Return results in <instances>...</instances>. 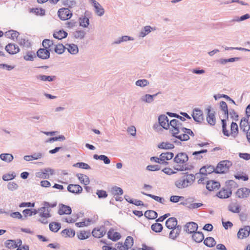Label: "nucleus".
I'll return each mask as SVG.
<instances>
[{"instance_id":"nucleus-1","label":"nucleus","mask_w":250,"mask_h":250,"mask_svg":"<svg viewBox=\"0 0 250 250\" xmlns=\"http://www.w3.org/2000/svg\"><path fill=\"white\" fill-rule=\"evenodd\" d=\"M170 132L174 138L171 139L173 143L181 144L180 141H186L189 139V136H194L193 131L184 127L181 121L173 119L169 122Z\"/></svg>"},{"instance_id":"nucleus-2","label":"nucleus","mask_w":250,"mask_h":250,"mask_svg":"<svg viewBox=\"0 0 250 250\" xmlns=\"http://www.w3.org/2000/svg\"><path fill=\"white\" fill-rule=\"evenodd\" d=\"M184 174L182 177L175 182V186L179 189L185 188L191 186L195 180V176L193 174L186 172Z\"/></svg>"},{"instance_id":"nucleus-3","label":"nucleus","mask_w":250,"mask_h":250,"mask_svg":"<svg viewBox=\"0 0 250 250\" xmlns=\"http://www.w3.org/2000/svg\"><path fill=\"white\" fill-rule=\"evenodd\" d=\"M232 165V163L228 160L221 161L217 166L215 170L216 173H223L227 172Z\"/></svg>"},{"instance_id":"nucleus-4","label":"nucleus","mask_w":250,"mask_h":250,"mask_svg":"<svg viewBox=\"0 0 250 250\" xmlns=\"http://www.w3.org/2000/svg\"><path fill=\"white\" fill-rule=\"evenodd\" d=\"M57 14L59 18L62 21L70 19L72 16V11L66 7L60 8L57 12Z\"/></svg>"},{"instance_id":"nucleus-5","label":"nucleus","mask_w":250,"mask_h":250,"mask_svg":"<svg viewBox=\"0 0 250 250\" xmlns=\"http://www.w3.org/2000/svg\"><path fill=\"white\" fill-rule=\"evenodd\" d=\"M89 1L94 7V11L97 15L100 17L104 15V10L98 1L95 0H89Z\"/></svg>"},{"instance_id":"nucleus-6","label":"nucleus","mask_w":250,"mask_h":250,"mask_svg":"<svg viewBox=\"0 0 250 250\" xmlns=\"http://www.w3.org/2000/svg\"><path fill=\"white\" fill-rule=\"evenodd\" d=\"M188 160V155L186 153L181 152L176 155L173 161L177 164H183L187 162Z\"/></svg>"},{"instance_id":"nucleus-7","label":"nucleus","mask_w":250,"mask_h":250,"mask_svg":"<svg viewBox=\"0 0 250 250\" xmlns=\"http://www.w3.org/2000/svg\"><path fill=\"white\" fill-rule=\"evenodd\" d=\"M207 121L211 125H214L216 123V119L215 118L214 111L211 110V107L208 106L207 108Z\"/></svg>"},{"instance_id":"nucleus-8","label":"nucleus","mask_w":250,"mask_h":250,"mask_svg":"<svg viewBox=\"0 0 250 250\" xmlns=\"http://www.w3.org/2000/svg\"><path fill=\"white\" fill-rule=\"evenodd\" d=\"M198 225L193 222L187 223L184 228V230L188 233H193L197 231Z\"/></svg>"},{"instance_id":"nucleus-9","label":"nucleus","mask_w":250,"mask_h":250,"mask_svg":"<svg viewBox=\"0 0 250 250\" xmlns=\"http://www.w3.org/2000/svg\"><path fill=\"white\" fill-rule=\"evenodd\" d=\"M250 194V189L247 188H239L236 192V195L239 198H246Z\"/></svg>"},{"instance_id":"nucleus-10","label":"nucleus","mask_w":250,"mask_h":250,"mask_svg":"<svg viewBox=\"0 0 250 250\" xmlns=\"http://www.w3.org/2000/svg\"><path fill=\"white\" fill-rule=\"evenodd\" d=\"M67 189L69 192L75 194H80L83 191L82 187L77 184H69L67 186Z\"/></svg>"},{"instance_id":"nucleus-11","label":"nucleus","mask_w":250,"mask_h":250,"mask_svg":"<svg viewBox=\"0 0 250 250\" xmlns=\"http://www.w3.org/2000/svg\"><path fill=\"white\" fill-rule=\"evenodd\" d=\"M250 233V227L249 226H246L244 228L239 229L237 236L239 239H244L248 237Z\"/></svg>"},{"instance_id":"nucleus-12","label":"nucleus","mask_w":250,"mask_h":250,"mask_svg":"<svg viewBox=\"0 0 250 250\" xmlns=\"http://www.w3.org/2000/svg\"><path fill=\"white\" fill-rule=\"evenodd\" d=\"M155 30H156V28L155 27H151L149 25L145 26L142 28L141 30L139 32L138 37L144 38L150 33L152 31Z\"/></svg>"},{"instance_id":"nucleus-13","label":"nucleus","mask_w":250,"mask_h":250,"mask_svg":"<svg viewBox=\"0 0 250 250\" xmlns=\"http://www.w3.org/2000/svg\"><path fill=\"white\" fill-rule=\"evenodd\" d=\"M192 116L194 120L198 123H201L204 120L203 112L198 109L195 108L193 110Z\"/></svg>"},{"instance_id":"nucleus-14","label":"nucleus","mask_w":250,"mask_h":250,"mask_svg":"<svg viewBox=\"0 0 250 250\" xmlns=\"http://www.w3.org/2000/svg\"><path fill=\"white\" fill-rule=\"evenodd\" d=\"M160 160L161 161L162 164L164 165H167L168 163L167 161L171 160L174 156V154L172 152H166L165 153H162L160 155Z\"/></svg>"},{"instance_id":"nucleus-15","label":"nucleus","mask_w":250,"mask_h":250,"mask_svg":"<svg viewBox=\"0 0 250 250\" xmlns=\"http://www.w3.org/2000/svg\"><path fill=\"white\" fill-rule=\"evenodd\" d=\"M160 125L166 129L169 127V122L168 118L165 115H161L158 118Z\"/></svg>"},{"instance_id":"nucleus-16","label":"nucleus","mask_w":250,"mask_h":250,"mask_svg":"<svg viewBox=\"0 0 250 250\" xmlns=\"http://www.w3.org/2000/svg\"><path fill=\"white\" fill-rule=\"evenodd\" d=\"M37 56L43 60L47 59L50 57L49 50L46 48H40L37 52Z\"/></svg>"},{"instance_id":"nucleus-17","label":"nucleus","mask_w":250,"mask_h":250,"mask_svg":"<svg viewBox=\"0 0 250 250\" xmlns=\"http://www.w3.org/2000/svg\"><path fill=\"white\" fill-rule=\"evenodd\" d=\"M106 233L105 227L102 226L100 228L94 229L92 231V235L96 238H101Z\"/></svg>"},{"instance_id":"nucleus-18","label":"nucleus","mask_w":250,"mask_h":250,"mask_svg":"<svg viewBox=\"0 0 250 250\" xmlns=\"http://www.w3.org/2000/svg\"><path fill=\"white\" fill-rule=\"evenodd\" d=\"M5 50L10 54H15L20 51L19 46L14 43H9L5 46Z\"/></svg>"},{"instance_id":"nucleus-19","label":"nucleus","mask_w":250,"mask_h":250,"mask_svg":"<svg viewBox=\"0 0 250 250\" xmlns=\"http://www.w3.org/2000/svg\"><path fill=\"white\" fill-rule=\"evenodd\" d=\"M220 187V184L218 182L213 180L208 181L206 185V188L209 191L218 189Z\"/></svg>"},{"instance_id":"nucleus-20","label":"nucleus","mask_w":250,"mask_h":250,"mask_svg":"<svg viewBox=\"0 0 250 250\" xmlns=\"http://www.w3.org/2000/svg\"><path fill=\"white\" fill-rule=\"evenodd\" d=\"M21 244V240H18L17 242L15 240H8L5 242V247L9 249H15L20 246Z\"/></svg>"},{"instance_id":"nucleus-21","label":"nucleus","mask_w":250,"mask_h":250,"mask_svg":"<svg viewBox=\"0 0 250 250\" xmlns=\"http://www.w3.org/2000/svg\"><path fill=\"white\" fill-rule=\"evenodd\" d=\"M60 208L58 210V213L60 215L70 214L72 212L71 208L68 206L61 204L59 205Z\"/></svg>"},{"instance_id":"nucleus-22","label":"nucleus","mask_w":250,"mask_h":250,"mask_svg":"<svg viewBox=\"0 0 250 250\" xmlns=\"http://www.w3.org/2000/svg\"><path fill=\"white\" fill-rule=\"evenodd\" d=\"M232 190L230 189H222L217 194L220 198H228L231 196Z\"/></svg>"},{"instance_id":"nucleus-23","label":"nucleus","mask_w":250,"mask_h":250,"mask_svg":"<svg viewBox=\"0 0 250 250\" xmlns=\"http://www.w3.org/2000/svg\"><path fill=\"white\" fill-rule=\"evenodd\" d=\"M61 3L64 7L68 8L69 9L75 7L77 5L76 0H61Z\"/></svg>"},{"instance_id":"nucleus-24","label":"nucleus","mask_w":250,"mask_h":250,"mask_svg":"<svg viewBox=\"0 0 250 250\" xmlns=\"http://www.w3.org/2000/svg\"><path fill=\"white\" fill-rule=\"evenodd\" d=\"M86 12L85 13L84 15L82 16L79 18L80 26L86 28L89 25V20L86 16Z\"/></svg>"},{"instance_id":"nucleus-25","label":"nucleus","mask_w":250,"mask_h":250,"mask_svg":"<svg viewBox=\"0 0 250 250\" xmlns=\"http://www.w3.org/2000/svg\"><path fill=\"white\" fill-rule=\"evenodd\" d=\"M177 225V220L174 217L168 218L166 222V226L168 229H173Z\"/></svg>"},{"instance_id":"nucleus-26","label":"nucleus","mask_w":250,"mask_h":250,"mask_svg":"<svg viewBox=\"0 0 250 250\" xmlns=\"http://www.w3.org/2000/svg\"><path fill=\"white\" fill-rule=\"evenodd\" d=\"M240 129L242 130L244 132L249 131L250 129V125L248 123V120L247 118L242 119L240 124Z\"/></svg>"},{"instance_id":"nucleus-27","label":"nucleus","mask_w":250,"mask_h":250,"mask_svg":"<svg viewBox=\"0 0 250 250\" xmlns=\"http://www.w3.org/2000/svg\"><path fill=\"white\" fill-rule=\"evenodd\" d=\"M158 93H157L154 95L146 94L141 97V100L142 102L146 103H151L154 101V98L156 97L158 94Z\"/></svg>"},{"instance_id":"nucleus-28","label":"nucleus","mask_w":250,"mask_h":250,"mask_svg":"<svg viewBox=\"0 0 250 250\" xmlns=\"http://www.w3.org/2000/svg\"><path fill=\"white\" fill-rule=\"evenodd\" d=\"M108 238L112 241H116L121 238L120 234L118 232H113V230H109L107 233Z\"/></svg>"},{"instance_id":"nucleus-29","label":"nucleus","mask_w":250,"mask_h":250,"mask_svg":"<svg viewBox=\"0 0 250 250\" xmlns=\"http://www.w3.org/2000/svg\"><path fill=\"white\" fill-rule=\"evenodd\" d=\"M193 240L197 243L201 242L204 239V234L202 232L195 231L192 236Z\"/></svg>"},{"instance_id":"nucleus-30","label":"nucleus","mask_w":250,"mask_h":250,"mask_svg":"<svg viewBox=\"0 0 250 250\" xmlns=\"http://www.w3.org/2000/svg\"><path fill=\"white\" fill-rule=\"evenodd\" d=\"M77 177L81 184H83L84 185H87L90 183L89 177L86 175H84L82 173H78L77 174Z\"/></svg>"},{"instance_id":"nucleus-31","label":"nucleus","mask_w":250,"mask_h":250,"mask_svg":"<svg viewBox=\"0 0 250 250\" xmlns=\"http://www.w3.org/2000/svg\"><path fill=\"white\" fill-rule=\"evenodd\" d=\"M66 49L71 54H76L79 52V49L77 45L75 44H66Z\"/></svg>"},{"instance_id":"nucleus-32","label":"nucleus","mask_w":250,"mask_h":250,"mask_svg":"<svg viewBox=\"0 0 250 250\" xmlns=\"http://www.w3.org/2000/svg\"><path fill=\"white\" fill-rule=\"evenodd\" d=\"M50 209L46 208V207H42L39 209V211L40 213V216L42 218H48L51 217L50 214Z\"/></svg>"},{"instance_id":"nucleus-33","label":"nucleus","mask_w":250,"mask_h":250,"mask_svg":"<svg viewBox=\"0 0 250 250\" xmlns=\"http://www.w3.org/2000/svg\"><path fill=\"white\" fill-rule=\"evenodd\" d=\"M17 41L21 46H22L26 48H29L31 46L30 42L28 40L25 38L19 37L17 39Z\"/></svg>"},{"instance_id":"nucleus-34","label":"nucleus","mask_w":250,"mask_h":250,"mask_svg":"<svg viewBox=\"0 0 250 250\" xmlns=\"http://www.w3.org/2000/svg\"><path fill=\"white\" fill-rule=\"evenodd\" d=\"M61 234L64 237H73L75 236V232L72 229H64L61 232Z\"/></svg>"},{"instance_id":"nucleus-35","label":"nucleus","mask_w":250,"mask_h":250,"mask_svg":"<svg viewBox=\"0 0 250 250\" xmlns=\"http://www.w3.org/2000/svg\"><path fill=\"white\" fill-rule=\"evenodd\" d=\"M67 36V33L63 30H59V31L55 32L53 34L54 38L61 40L65 38Z\"/></svg>"},{"instance_id":"nucleus-36","label":"nucleus","mask_w":250,"mask_h":250,"mask_svg":"<svg viewBox=\"0 0 250 250\" xmlns=\"http://www.w3.org/2000/svg\"><path fill=\"white\" fill-rule=\"evenodd\" d=\"M36 78L38 80H40L42 81H48V82H52L55 79V76H46L44 75H39L36 76Z\"/></svg>"},{"instance_id":"nucleus-37","label":"nucleus","mask_w":250,"mask_h":250,"mask_svg":"<svg viewBox=\"0 0 250 250\" xmlns=\"http://www.w3.org/2000/svg\"><path fill=\"white\" fill-rule=\"evenodd\" d=\"M229 211L233 213H239L240 210L239 205L237 203H232L228 207Z\"/></svg>"},{"instance_id":"nucleus-38","label":"nucleus","mask_w":250,"mask_h":250,"mask_svg":"<svg viewBox=\"0 0 250 250\" xmlns=\"http://www.w3.org/2000/svg\"><path fill=\"white\" fill-rule=\"evenodd\" d=\"M93 158L96 160L99 159L101 161H103L104 163L106 165L109 164L110 163V159L108 158L107 156L104 155H98L97 154H94L93 155Z\"/></svg>"},{"instance_id":"nucleus-39","label":"nucleus","mask_w":250,"mask_h":250,"mask_svg":"<svg viewBox=\"0 0 250 250\" xmlns=\"http://www.w3.org/2000/svg\"><path fill=\"white\" fill-rule=\"evenodd\" d=\"M19 35V32L14 30H10L5 33V36L6 37L11 38L13 40L16 38L17 39L18 38Z\"/></svg>"},{"instance_id":"nucleus-40","label":"nucleus","mask_w":250,"mask_h":250,"mask_svg":"<svg viewBox=\"0 0 250 250\" xmlns=\"http://www.w3.org/2000/svg\"><path fill=\"white\" fill-rule=\"evenodd\" d=\"M158 147L160 149H171L174 147V146L169 142H162L158 145Z\"/></svg>"},{"instance_id":"nucleus-41","label":"nucleus","mask_w":250,"mask_h":250,"mask_svg":"<svg viewBox=\"0 0 250 250\" xmlns=\"http://www.w3.org/2000/svg\"><path fill=\"white\" fill-rule=\"evenodd\" d=\"M0 158L3 161L6 162H11L13 159V156L9 153H2L0 155Z\"/></svg>"},{"instance_id":"nucleus-42","label":"nucleus","mask_w":250,"mask_h":250,"mask_svg":"<svg viewBox=\"0 0 250 250\" xmlns=\"http://www.w3.org/2000/svg\"><path fill=\"white\" fill-rule=\"evenodd\" d=\"M145 216L149 219H154L157 218V213L154 210H146L145 212Z\"/></svg>"},{"instance_id":"nucleus-43","label":"nucleus","mask_w":250,"mask_h":250,"mask_svg":"<svg viewBox=\"0 0 250 250\" xmlns=\"http://www.w3.org/2000/svg\"><path fill=\"white\" fill-rule=\"evenodd\" d=\"M204 243L208 247H212L215 245L216 242L213 238L208 237L204 240Z\"/></svg>"},{"instance_id":"nucleus-44","label":"nucleus","mask_w":250,"mask_h":250,"mask_svg":"<svg viewBox=\"0 0 250 250\" xmlns=\"http://www.w3.org/2000/svg\"><path fill=\"white\" fill-rule=\"evenodd\" d=\"M61 224L56 222H52L49 224V229L51 231L57 232L61 228Z\"/></svg>"},{"instance_id":"nucleus-45","label":"nucleus","mask_w":250,"mask_h":250,"mask_svg":"<svg viewBox=\"0 0 250 250\" xmlns=\"http://www.w3.org/2000/svg\"><path fill=\"white\" fill-rule=\"evenodd\" d=\"M86 33L83 30H77L73 33L74 37L77 39L82 40L84 38Z\"/></svg>"},{"instance_id":"nucleus-46","label":"nucleus","mask_w":250,"mask_h":250,"mask_svg":"<svg viewBox=\"0 0 250 250\" xmlns=\"http://www.w3.org/2000/svg\"><path fill=\"white\" fill-rule=\"evenodd\" d=\"M65 49L66 47H65L63 44H58L55 45L54 51L58 54H62L64 52Z\"/></svg>"},{"instance_id":"nucleus-47","label":"nucleus","mask_w":250,"mask_h":250,"mask_svg":"<svg viewBox=\"0 0 250 250\" xmlns=\"http://www.w3.org/2000/svg\"><path fill=\"white\" fill-rule=\"evenodd\" d=\"M149 84V82L146 79L138 80L135 82V85L141 87H144L148 85Z\"/></svg>"},{"instance_id":"nucleus-48","label":"nucleus","mask_w":250,"mask_h":250,"mask_svg":"<svg viewBox=\"0 0 250 250\" xmlns=\"http://www.w3.org/2000/svg\"><path fill=\"white\" fill-rule=\"evenodd\" d=\"M42 44L44 48L47 49L50 48L49 50H51L53 45V42L50 40L44 39L42 42Z\"/></svg>"},{"instance_id":"nucleus-49","label":"nucleus","mask_w":250,"mask_h":250,"mask_svg":"<svg viewBox=\"0 0 250 250\" xmlns=\"http://www.w3.org/2000/svg\"><path fill=\"white\" fill-rule=\"evenodd\" d=\"M141 193L145 195H146L147 196H148V197L153 199L154 200H155V201H156L159 203L163 204L165 201L164 199L162 197L155 196V195H152L151 194H147V193H145L144 192H141Z\"/></svg>"},{"instance_id":"nucleus-50","label":"nucleus","mask_w":250,"mask_h":250,"mask_svg":"<svg viewBox=\"0 0 250 250\" xmlns=\"http://www.w3.org/2000/svg\"><path fill=\"white\" fill-rule=\"evenodd\" d=\"M22 213L25 218L28 216H31L33 215H35L37 213V211L36 209L32 210L31 209H25L23 210Z\"/></svg>"},{"instance_id":"nucleus-51","label":"nucleus","mask_w":250,"mask_h":250,"mask_svg":"<svg viewBox=\"0 0 250 250\" xmlns=\"http://www.w3.org/2000/svg\"><path fill=\"white\" fill-rule=\"evenodd\" d=\"M35 53L32 51H27L26 55L24 56L23 58L26 61H32L36 58Z\"/></svg>"},{"instance_id":"nucleus-52","label":"nucleus","mask_w":250,"mask_h":250,"mask_svg":"<svg viewBox=\"0 0 250 250\" xmlns=\"http://www.w3.org/2000/svg\"><path fill=\"white\" fill-rule=\"evenodd\" d=\"M151 229L156 232H160L163 229V226L158 223H156L151 225Z\"/></svg>"},{"instance_id":"nucleus-53","label":"nucleus","mask_w":250,"mask_h":250,"mask_svg":"<svg viewBox=\"0 0 250 250\" xmlns=\"http://www.w3.org/2000/svg\"><path fill=\"white\" fill-rule=\"evenodd\" d=\"M90 235V232L89 231H82L78 234V237L81 240H84L88 238Z\"/></svg>"},{"instance_id":"nucleus-54","label":"nucleus","mask_w":250,"mask_h":250,"mask_svg":"<svg viewBox=\"0 0 250 250\" xmlns=\"http://www.w3.org/2000/svg\"><path fill=\"white\" fill-rule=\"evenodd\" d=\"M36 176L38 178H42V179H49L50 177L49 174H47L45 172L44 169L40 171L36 172Z\"/></svg>"},{"instance_id":"nucleus-55","label":"nucleus","mask_w":250,"mask_h":250,"mask_svg":"<svg viewBox=\"0 0 250 250\" xmlns=\"http://www.w3.org/2000/svg\"><path fill=\"white\" fill-rule=\"evenodd\" d=\"M250 18V15L249 14H246L244 15L241 16L240 17H236L233 19L231 20V21H236V22H240L249 19Z\"/></svg>"},{"instance_id":"nucleus-56","label":"nucleus","mask_w":250,"mask_h":250,"mask_svg":"<svg viewBox=\"0 0 250 250\" xmlns=\"http://www.w3.org/2000/svg\"><path fill=\"white\" fill-rule=\"evenodd\" d=\"M111 192L114 195H121L123 194V189L121 188L116 186L111 188Z\"/></svg>"},{"instance_id":"nucleus-57","label":"nucleus","mask_w":250,"mask_h":250,"mask_svg":"<svg viewBox=\"0 0 250 250\" xmlns=\"http://www.w3.org/2000/svg\"><path fill=\"white\" fill-rule=\"evenodd\" d=\"M220 106L221 110L224 112L225 115L228 118V106L226 102L221 101L220 103Z\"/></svg>"},{"instance_id":"nucleus-58","label":"nucleus","mask_w":250,"mask_h":250,"mask_svg":"<svg viewBox=\"0 0 250 250\" xmlns=\"http://www.w3.org/2000/svg\"><path fill=\"white\" fill-rule=\"evenodd\" d=\"M226 185L228 189H230L231 190L232 188H235L238 187L237 184L233 180H229L226 182Z\"/></svg>"},{"instance_id":"nucleus-59","label":"nucleus","mask_w":250,"mask_h":250,"mask_svg":"<svg viewBox=\"0 0 250 250\" xmlns=\"http://www.w3.org/2000/svg\"><path fill=\"white\" fill-rule=\"evenodd\" d=\"M133 244V239L131 236H127L125 240L124 245L126 246L127 249L131 248Z\"/></svg>"},{"instance_id":"nucleus-60","label":"nucleus","mask_w":250,"mask_h":250,"mask_svg":"<svg viewBox=\"0 0 250 250\" xmlns=\"http://www.w3.org/2000/svg\"><path fill=\"white\" fill-rule=\"evenodd\" d=\"M74 166L77 167L81 168H83V169H90V167L88 164L83 163V162L77 163L76 164H75L74 165Z\"/></svg>"},{"instance_id":"nucleus-61","label":"nucleus","mask_w":250,"mask_h":250,"mask_svg":"<svg viewBox=\"0 0 250 250\" xmlns=\"http://www.w3.org/2000/svg\"><path fill=\"white\" fill-rule=\"evenodd\" d=\"M221 122L222 124V131L224 135L226 136H229V131L226 129L227 124L226 120L222 119Z\"/></svg>"},{"instance_id":"nucleus-62","label":"nucleus","mask_w":250,"mask_h":250,"mask_svg":"<svg viewBox=\"0 0 250 250\" xmlns=\"http://www.w3.org/2000/svg\"><path fill=\"white\" fill-rule=\"evenodd\" d=\"M18 185L13 182H10L8 183L7 185V188L9 190L11 191H13L14 190H16L18 188Z\"/></svg>"},{"instance_id":"nucleus-63","label":"nucleus","mask_w":250,"mask_h":250,"mask_svg":"<svg viewBox=\"0 0 250 250\" xmlns=\"http://www.w3.org/2000/svg\"><path fill=\"white\" fill-rule=\"evenodd\" d=\"M183 196L172 195L170 197V201L173 203H178L181 199H184Z\"/></svg>"},{"instance_id":"nucleus-64","label":"nucleus","mask_w":250,"mask_h":250,"mask_svg":"<svg viewBox=\"0 0 250 250\" xmlns=\"http://www.w3.org/2000/svg\"><path fill=\"white\" fill-rule=\"evenodd\" d=\"M16 175L14 174H6L2 176V179L4 181H7L15 178Z\"/></svg>"}]
</instances>
